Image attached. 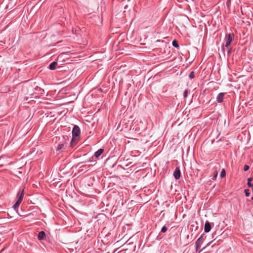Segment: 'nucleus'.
I'll return each instance as SVG.
<instances>
[{
	"label": "nucleus",
	"instance_id": "obj_1",
	"mask_svg": "<svg viewBox=\"0 0 253 253\" xmlns=\"http://www.w3.org/2000/svg\"><path fill=\"white\" fill-rule=\"evenodd\" d=\"M23 196H24V190L22 191V192L20 193H18V199L16 202V203L13 206V208L16 210L18 207H19V205L21 203L23 199Z\"/></svg>",
	"mask_w": 253,
	"mask_h": 253
},
{
	"label": "nucleus",
	"instance_id": "obj_2",
	"mask_svg": "<svg viewBox=\"0 0 253 253\" xmlns=\"http://www.w3.org/2000/svg\"><path fill=\"white\" fill-rule=\"evenodd\" d=\"M234 38L233 34H229L225 36L224 41H225V45L224 46L226 47H228L231 42L232 41L233 38Z\"/></svg>",
	"mask_w": 253,
	"mask_h": 253
},
{
	"label": "nucleus",
	"instance_id": "obj_3",
	"mask_svg": "<svg viewBox=\"0 0 253 253\" xmlns=\"http://www.w3.org/2000/svg\"><path fill=\"white\" fill-rule=\"evenodd\" d=\"M73 137L74 138L79 136L80 134V129L77 126H75L72 130Z\"/></svg>",
	"mask_w": 253,
	"mask_h": 253
},
{
	"label": "nucleus",
	"instance_id": "obj_4",
	"mask_svg": "<svg viewBox=\"0 0 253 253\" xmlns=\"http://www.w3.org/2000/svg\"><path fill=\"white\" fill-rule=\"evenodd\" d=\"M204 239L203 236H201L196 241V245L197 249L198 250L199 248L201 247V245L203 243Z\"/></svg>",
	"mask_w": 253,
	"mask_h": 253
},
{
	"label": "nucleus",
	"instance_id": "obj_5",
	"mask_svg": "<svg viewBox=\"0 0 253 253\" xmlns=\"http://www.w3.org/2000/svg\"><path fill=\"white\" fill-rule=\"evenodd\" d=\"M173 175L176 179H178L180 177V171L179 168H176L174 172Z\"/></svg>",
	"mask_w": 253,
	"mask_h": 253
},
{
	"label": "nucleus",
	"instance_id": "obj_6",
	"mask_svg": "<svg viewBox=\"0 0 253 253\" xmlns=\"http://www.w3.org/2000/svg\"><path fill=\"white\" fill-rule=\"evenodd\" d=\"M211 229V226L209 221H207L205 224L204 231L205 232H209Z\"/></svg>",
	"mask_w": 253,
	"mask_h": 253
},
{
	"label": "nucleus",
	"instance_id": "obj_7",
	"mask_svg": "<svg viewBox=\"0 0 253 253\" xmlns=\"http://www.w3.org/2000/svg\"><path fill=\"white\" fill-rule=\"evenodd\" d=\"M224 93H220L217 97V101L219 103H221L223 100V96Z\"/></svg>",
	"mask_w": 253,
	"mask_h": 253
},
{
	"label": "nucleus",
	"instance_id": "obj_8",
	"mask_svg": "<svg viewBox=\"0 0 253 253\" xmlns=\"http://www.w3.org/2000/svg\"><path fill=\"white\" fill-rule=\"evenodd\" d=\"M45 236V234L43 231H41L38 234V239L40 240H42Z\"/></svg>",
	"mask_w": 253,
	"mask_h": 253
},
{
	"label": "nucleus",
	"instance_id": "obj_9",
	"mask_svg": "<svg viewBox=\"0 0 253 253\" xmlns=\"http://www.w3.org/2000/svg\"><path fill=\"white\" fill-rule=\"evenodd\" d=\"M104 150L103 149H100L97 151H96L95 154L94 156L96 158H98L99 156L101 155V154L103 153Z\"/></svg>",
	"mask_w": 253,
	"mask_h": 253
},
{
	"label": "nucleus",
	"instance_id": "obj_10",
	"mask_svg": "<svg viewBox=\"0 0 253 253\" xmlns=\"http://www.w3.org/2000/svg\"><path fill=\"white\" fill-rule=\"evenodd\" d=\"M57 65V63L56 62H53L49 65V68L50 70H54L56 68Z\"/></svg>",
	"mask_w": 253,
	"mask_h": 253
},
{
	"label": "nucleus",
	"instance_id": "obj_11",
	"mask_svg": "<svg viewBox=\"0 0 253 253\" xmlns=\"http://www.w3.org/2000/svg\"><path fill=\"white\" fill-rule=\"evenodd\" d=\"M66 147V145L65 143H62L58 145L57 150H60L62 149H65Z\"/></svg>",
	"mask_w": 253,
	"mask_h": 253
},
{
	"label": "nucleus",
	"instance_id": "obj_12",
	"mask_svg": "<svg viewBox=\"0 0 253 253\" xmlns=\"http://www.w3.org/2000/svg\"><path fill=\"white\" fill-rule=\"evenodd\" d=\"M253 180V178L250 177L249 178H248V185L249 187H253V184L251 183V182Z\"/></svg>",
	"mask_w": 253,
	"mask_h": 253
},
{
	"label": "nucleus",
	"instance_id": "obj_13",
	"mask_svg": "<svg viewBox=\"0 0 253 253\" xmlns=\"http://www.w3.org/2000/svg\"><path fill=\"white\" fill-rule=\"evenodd\" d=\"M225 171L224 169H223L220 172V176L221 178H223L225 176Z\"/></svg>",
	"mask_w": 253,
	"mask_h": 253
},
{
	"label": "nucleus",
	"instance_id": "obj_14",
	"mask_svg": "<svg viewBox=\"0 0 253 253\" xmlns=\"http://www.w3.org/2000/svg\"><path fill=\"white\" fill-rule=\"evenodd\" d=\"M172 44L173 46L175 47H178L179 46L178 44L177 41H175V40H174L172 42Z\"/></svg>",
	"mask_w": 253,
	"mask_h": 253
},
{
	"label": "nucleus",
	"instance_id": "obj_15",
	"mask_svg": "<svg viewBox=\"0 0 253 253\" xmlns=\"http://www.w3.org/2000/svg\"><path fill=\"white\" fill-rule=\"evenodd\" d=\"M195 74H194V72L193 71L191 72L190 74H189V78L190 79H193L195 77Z\"/></svg>",
	"mask_w": 253,
	"mask_h": 253
},
{
	"label": "nucleus",
	"instance_id": "obj_16",
	"mask_svg": "<svg viewBox=\"0 0 253 253\" xmlns=\"http://www.w3.org/2000/svg\"><path fill=\"white\" fill-rule=\"evenodd\" d=\"M245 193L246 196L248 197L250 195V190L249 189H245Z\"/></svg>",
	"mask_w": 253,
	"mask_h": 253
},
{
	"label": "nucleus",
	"instance_id": "obj_17",
	"mask_svg": "<svg viewBox=\"0 0 253 253\" xmlns=\"http://www.w3.org/2000/svg\"><path fill=\"white\" fill-rule=\"evenodd\" d=\"M167 230V228L166 226H163L162 228L161 232L164 233Z\"/></svg>",
	"mask_w": 253,
	"mask_h": 253
},
{
	"label": "nucleus",
	"instance_id": "obj_18",
	"mask_svg": "<svg viewBox=\"0 0 253 253\" xmlns=\"http://www.w3.org/2000/svg\"><path fill=\"white\" fill-rule=\"evenodd\" d=\"M249 168H250V167H249V166H248V165H245V166H244V170L245 171H247V170H248L249 169Z\"/></svg>",
	"mask_w": 253,
	"mask_h": 253
},
{
	"label": "nucleus",
	"instance_id": "obj_19",
	"mask_svg": "<svg viewBox=\"0 0 253 253\" xmlns=\"http://www.w3.org/2000/svg\"><path fill=\"white\" fill-rule=\"evenodd\" d=\"M217 174H218L217 171H215V173H214V175L213 176V179L215 180L216 179V177Z\"/></svg>",
	"mask_w": 253,
	"mask_h": 253
},
{
	"label": "nucleus",
	"instance_id": "obj_20",
	"mask_svg": "<svg viewBox=\"0 0 253 253\" xmlns=\"http://www.w3.org/2000/svg\"><path fill=\"white\" fill-rule=\"evenodd\" d=\"M187 96V91L185 90L184 92V96L186 97Z\"/></svg>",
	"mask_w": 253,
	"mask_h": 253
},
{
	"label": "nucleus",
	"instance_id": "obj_21",
	"mask_svg": "<svg viewBox=\"0 0 253 253\" xmlns=\"http://www.w3.org/2000/svg\"><path fill=\"white\" fill-rule=\"evenodd\" d=\"M251 199L253 200V197H252Z\"/></svg>",
	"mask_w": 253,
	"mask_h": 253
}]
</instances>
